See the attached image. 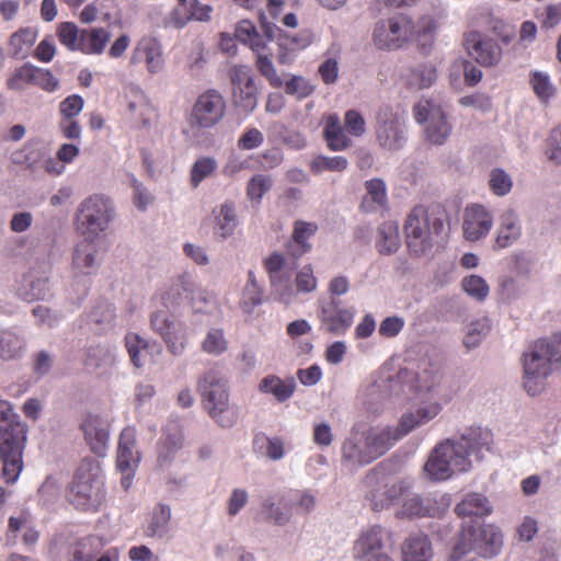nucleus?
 <instances>
[{
  "label": "nucleus",
  "mask_w": 561,
  "mask_h": 561,
  "mask_svg": "<svg viewBox=\"0 0 561 561\" xmlns=\"http://www.w3.org/2000/svg\"><path fill=\"white\" fill-rule=\"evenodd\" d=\"M141 61L146 62L150 73H158L162 70L164 59L162 47L157 39L146 37L138 42L130 57V64L137 65Z\"/></svg>",
  "instance_id": "7c9ffc66"
},
{
  "label": "nucleus",
  "mask_w": 561,
  "mask_h": 561,
  "mask_svg": "<svg viewBox=\"0 0 561 561\" xmlns=\"http://www.w3.org/2000/svg\"><path fill=\"white\" fill-rule=\"evenodd\" d=\"M346 133L337 114L332 113L325 116L323 137L330 150L343 151L352 146V139Z\"/></svg>",
  "instance_id": "e433bc0d"
},
{
  "label": "nucleus",
  "mask_w": 561,
  "mask_h": 561,
  "mask_svg": "<svg viewBox=\"0 0 561 561\" xmlns=\"http://www.w3.org/2000/svg\"><path fill=\"white\" fill-rule=\"evenodd\" d=\"M414 393L426 397L451 401L455 391L445 378L442 368L437 364L422 363L417 371H413Z\"/></svg>",
  "instance_id": "a211bd4d"
},
{
  "label": "nucleus",
  "mask_w": 561,
  "mask_h": 561,
  "mask_svg": "<svg viewBox=\"0 0 561 561\" xmlns=\"http://www.w3.org/2000/svg\"><path fill=\"white\" fill-rule=\"evenodd\" d=\"M217 169V161L211 157L198 158L191 169V184L197 187L205 179L209 178Z\"/></svg>",
  "instance_id": "680f3d73"
},
{
  "label": "nucleus",
  "mask_w": 561,
  "mask_h": 561,
  "mask_svg": "<svg viewBox=\"0 0 561 561\" xmlns=\"http://www.w3.org/2000/svg\"><path fill=\"white\" fill-rule=\"evenodd\" d=\"M493 434L481 426H471L436 444L424 465V471L433 481H446L454 474L468 472L473 460L481 461L490 451Z\"/></svg>",
  "instance_id": "f257e3e1"
},
{
  "label": "nucleus",
  "mask_w": 561,
  "mask_h": 561,
  "mask_svg": "<svg viewBox=\"0 0 561 561\" xmlns=\"http://www.w3.org/2000/svg\"><path fill=\"white\" fill-rule=\"evenodd\" d=\"M522 237V222L514 208H506L499 218L495 248L505 249L516 243Z\"/></svg>",
  "instance_id": "2f4dec72"
},
{
  "label": "nucleus",
  "mask_w": 561,
  "mask_h": 561,
  "mask_svg": "<svg viewBox=\"0 0 561 561\" xmlns=\"http://www.w3.org/2000/svg\"><path fill=\"white\" fill-rule=\"evenodd\" d=\"M451 497L448 493H431L421 496L408 489L402 496L400 507L396 512L398 518L442 517L450 507Z\"/></svg>",
  "instance_id": "f8f14e48"
},
{
  "label": "nucleus",
  "mask_w": 561,
  "mask_h": 561,
  "mask_svg": "<svg viewBox=\"0 0 561 561\" xmlns=\"http://www.w3.org/2000/svg\"><path fill=\"white\" fill-rule=\"evenodd\" d=\"M529 82L540 101L547 102L554 95L556 89L548 73L539 70L531 71Z\"/></svg>",
  "instance_id": "4d7b16f0"
},
{
  "label": "nucleus",
  "mask_w": 561,
  "mask_h": 561,
  "mask_svg": "<svg viewBox=\"0 0 561 561\" xmlns=\"http://www.w3.org/2000/svg\"><path fill=\"white\" fill-rule=\"evenodd\" d=\"M272 186L273 180L270 175L255 174L248 182L247 196L252 203L259 205Z\"/></svg>",
  "instance_id": "bf43d9fd"
},
{
  "label": "nucleus",
  "mask_w": 561,
  "mask_h": 561,
  "mask_svg": "<svg viewBox=\"0 0 561 561\" xmlns=\"http://www.w3.org/2000/svg\"><path fill=\"white\" fill-rule=\"evenodd\" d=\"M463 45L468 54L483 67L497 66L502 60L503 49L501 45L479 31L466 32Z\"/></svg>",
  "instance_id": "412c9836"
},
{
  "label": "nucleus",
  "mask_w": 561,
  "mask_h": 561,
  "mask_svg": "<svg viewBox=\"0 0 561 561\" xmlns=\"http://www.w3.org/2000/svg\"><path fill=\"white\" fill-rule=\"evenodd\" d=\"M234 36L240 43L249 46L255 53L266 47V41L249 20H242L237 24Z\"/></svg>",
  "instance_id": "49530a36"
},
{
  "label": "nucleus",
  "mask_w": 561,
  "mask_h": 561,
  "mask_svg": "<svg viewBox=\"0 0 561 561\" xmlns=\"http://www.w3.org/2000/svg\"><path fill=\"white\" fill-rule=\"evenodd\" d=\"M115 310L110 304H100L88 314V322L92 330L101 333L113 325Z\"/></svg>",
  "instance_id": "8fccbe9b"
},
{
  "label": "nucleus",
  "mask_w": 561,
  "mask_h": 561,
  "mask_svg": "<svg viewBox=\"0 0 561 561\" xmlns=\"http://www.w3.org/2000/svg\"><path fill=\"white\" fill-rule=\"evenodd\" d=\"M393 546V534L387 527L375 524L363 527L353 542L355 561H393L387 549Z\"/></svg>",
  "instance_id": "1a4fd4ad"
},
{
  "label": "nucleus",
  "mask_w": 561,
  "mask_h": 561,
  "mask_svg": "<svg viewBox=\"0 0 561 561\" xmlns=\"http://www.w3.org/2000/svg\"><path fill=\"white\" fill-rule=\"evenodd\" d=\"M444 227L439 218H432L424 206H415L404 224L407 244L411 254L421 256L433 248V237Z\"/></svg>",
  "instance_id": "6e6552de"
},
{
  "label": "nucleus",
  "mask_w": 561,
  "mask_h": 561,
  "mask_svg": "<svg viewBox=\"0 0 561 561\" xmlns=\"http://www.w3.org/2000/svg\"><path fill=\"white\" fill-rule=\"evenodd\" d=\"M263 393L272 394L278 402L289 400L296 390V381L294 378L282 379L275 375L264 377L259 386Z\"/></svg>",
  "instance_id": "ea45409f"
},
{
  "label": "nucleus",
  "mask_w": 561,
  "mask_h": 561,
  "mask_svg": "<svg viewBox=\"0 0 561 561\" xmlns=\"http://www.w3.org/2000/svg\"><path fill=\"white\" fill-rule=\"evenodd\" d=\"M284 263L283 255L273 253L265 260V268L278 299L284 304H289L293 300L294 293L289 285V275L284 271Z\"/></svg>",
  "instance_id": "c756f323"
},
{
  "label": "nucleus",
  "mask_w": 561,
  "mask_h": 561,
  "mask_svg": "<svg viewBox=\"0 0 561 561\" xmlns=\"http://www.w3.org/2000/svg\"><path fill=\"white\" fill-rule=\"evenodd\" d=\"M413 20L405 15H396L376 23L373 41L382 50H397L411 42Z\"/></svg>",
  "instance_id": "2eb2a0df"
},
{
  "label": "nucleus",
  "mask_w": 561,
  "mask_h": 561,
  "mask_svg": "<svg viewBox=\"0 0 561 561\" xmlns=\"http://www.w3.org/2000/svg\"><path fill=\"white\" fill-rule=\"evenodd\" d=\"M492 330L491 320L486 317L468 324L463 336V345L468 350L478 347Z\"/></svg>",
  "instance_id": "09e8293b"
},
{
  "label": "nucleus",
  "mask_w": 561,
  "mask_h": 561,
  "mask_svg": "<svg viewBox=\"0 0 561 561\" xmlns=\"http://www.w3.org/2000/svg\"><path fill=\"white\" fill-rule=\"evenodd\" d=\"M255 66L257 71L266 78L273 88H280L283 85L284 82L278 76L271 57L263 55L261 51L256 53Z\"/></svg>",
  "instance_id": "69168bd1"
},
{
  "label": "nucleus",
  "mask_w": 561,
  "mask_h": 561,
  "mask_svg": "<svg viewBox=\"0 0 561 561\" xmlns=\"http://www.w3.org/2000/svg\"><path fill=\"white\" fill-rule=\"evenodd\" d=\"M408 489H411V486L403 480L387 481L378 484L368 495L371 508L379 512L388 508L390 505L399 504Z\"/></svg>",
  "instance_id": "cd10ccee"
},
{
  "label": "nucleus",
  "mask_w": 561,
  "mask_h": 561,
  "mask_svg": "<svg viewBox=\"0 0 561 561\" xmlns=\"http://www.w3.org/2000/svg\"><path fill=\"white\" fill-rule=\"evenodd\" d=\"M450 401L426 397L414 410L404 412L397 425H390V432L396 442L401 440L416 428H420L436 419L444 407Z\"/></svg>",
  "instance_id": "4468645a"
},
{
  "label": "nucleus",
  "mask_w": 561,
  "mask_h": 561,
  "mask_svg": "<svg viewBox=\"0 0 561 561\" xmlns=\"http://www.w3.org/2000/svg\"><path fill=\"white\" fill-rule=\"evenodd\" d=\"M402 561H431L434 551L432 542L424 534H412L401 547Z\"/></svg>",
  "instance_id": "f704fd0d"
},
{
  "label": "nucleus",
  "mask_w": 561,
  "mask_h": 561,
  "mask_svg": "<svg viewBox=\"0 0 561 561\" xmlns=\"http://www.w3.org/2000/svg\"><path fill=\"white\" fill-rule=\"evenodd\" d=\"M461 287L468 296L478 301H483L490 293L485 279L479 275L466 276L461 282Z\"/></svg>",
  "instance_id": "e2e57ef3"
},
{
  "label": "nucleus",
  "mask_w": 561,
  "mask_h": 561,
  "mask_svg": "<svg viewBox=\"0 0 561 561\" xmlns=\"http://www.w3.org/2000/svg\"><path fill=\"white\" fill-rule=\"evenodd\" d=\"M228 75L236 105L245 113H252L257 106L259 95L252 68L248 65H233Z\"/></svg>",
  "instance_id": "6ab92c4d"
},
{
  "label": "nucleus",
  "mask_w": 561,
  "mask_h": 561,
  "mask_svg": "<svg viewBox=\"0 0 561 561\" xmlns=\"http://www.w3.org/2000/svg\"><path fill=\"white\" fill-rule=\"evenodd\" d=\"M140 460L137 431L133 426H127L119 434L116 451V466L122 473L121 485L125 491L130 489Z\"/></svg>",
  "instance_id": "dca6fc26"
},
{
  "label": "nucleus",
  "mask_w": 561,
  "mask_h": 561,
  "mask_svg": "<svg viewBox=\"0 0 561 561\" xmlns=\"http://www.w3.org/2000/svg\"><path fill=\"white\" fill-rule=\"evenodd\" d=\"M260 515L265 522L277 526H285L291 519V512L282 507L272 495L263 499Z\"/></svg>",
  "instance_id": "de8ad7c7"
},
{
  "label": "nucleus",
  "mask_w": 561,
  "mask_h": 561,
  "mask_svg": "<svg viewBox=\"0 0 561 561\" xmlns=\"http://www.w3.org/2000/svg\"><path fill=\"white\" fill-rule=\"evenodd\" d=\"M26 439V426L13 412L11 403L0 398V462L7 483H15L23 470Z\"/></svg>",
  "instance_id": "7ed1b4c3"
},
{
  "label": "nucleus",
  "mask_w": 561,
  "mask_h": 561,
  "mask_svg": "<svg viewBox=\"0 0 561 561\" xmlns=\"http://www.w3.org/2000/svg\"><path fill=\"white\" fill-rule=\"evenodd\" d=\"M437 28L438 23L433 15H423L416 22L413 21L411 42L415 43L422 54L428 55L432 51Z\"/></svg>",
  "instance_id": "72a5a7b5"
},
{
  "label": "nucleus",
  "mask_w": 561,
  "mask_h": 561,
  "mask_svg": "<svg viewBox=\"0 0 561 561\" xmlns=\"http://www.w3.org/2000/svg\"><path fill=\"white\" fill-rule=\"evenodd\" d=\"M379 239L376 247L383 255L396 253L401 245V238L399 232V224L394 220H388L380 225L378 228Z\"/></svg>",
  "instance_id": "c03bdc74"
},
{
  "label": "nucleus",
  "mask_w": 561,
  "mask_h": 561,
  "mask_svg": "<svg viewBox=\"0 0 561 561\" xmlns=\"http://www.w3.org/2000/svg\"><path fill=\"white\" fill-rule=\"evenodd\" d=\"M36 39V34L30 28L15 32L10 38V48L12 56L15 58H24Z\"/></svg>",
  "instance_id": "5fc2aeb1"
},
{
  "label": "nucleus",
  "mask_w": 561,
  "mask_h": 561,
  "mask_svg": "<svg viewBox=\"0 0 561 561\" xmlns=\"http://www.w3.org/2000/svg\"><path fill=\"white\" fill-rule=\"evenodd\" d=\"M460 72H463L465 82L468 85H476L482 79V71L467 59L459 58L453 62L450 69L451 80L458 78Z\"/></svg>",
  "instance_id": "6e6d98bb"
},
{
  "label": "nucleus",
  "mask_w": 561,
  "mask_h": 561,
  "mask_svg": "<svg viewBox=\"0 0 561 561\" xmlns=\"http://www.w3.org/2000/svg\"><path fill=\"white\" fill-rule=\"evenodd\" d=\"M101 465L95 459H84L79 466L69 491V501L82 512H98L106 499Z\"/></svg>",
  "instance_id": "39448f33"
},
{
  "label": "nucleus",
  "mask_w": 561,
  "mask_h": 561,
  "mask_svg": "<svg viewBox=\"0 0 561 561\" xmlns=\"http://www.w3.org/2000/svg\"><path fill=\"white\" fill-rule=\"evenodd\" d=\"M213 234L218 240L231 238L240 225L237 205L231 199H226L211 210Z\"/></svg>",
  "instance_id": "a878e982"
},
{
  "label": "nucleus",
  "mask_w": 561,
  "mask_h": 561,
  "mask_svg": "<svg viewBox=\"0 0 561 561\" xmlns=\"http://www.w3.org/2000/svg\"><path fill=\"white\" fill-rule=\"evenodd\" d=\"M493 227L491 211L479 204H472L465 208L462 217V233L470 242L485 238Z\"/></svg>",
  "instance_id": "b1692460"
},
{
  "label": "nucleus",
  "mask_w": 561,
  "mask_h": 561,
  "mask_svg": "<svg viewBox=\"0 0 561 561\" xmlns=\"http://www.w3.org/2000/svg\"><path fill=\"white\" fill-rule=\"evenodd\" d=\"M252 446L256 455L272 461H279L287 454L285 442L280 436H268L262 432L254 435Z\"/></svg>",
  "instance_id": "58836bf2"
},
{
  "label": "nucleus",
  "mask_w": 561,
  "mask_h": 561,
  "mask_svg": "<svg viewBox=\"0 0 561 561\" xmlns=\"http://www.w3.org/2000/svg\"><path fill=\"white\" fill-rule=\"evenodd\" d=\"M366 202L371 201L374 207L381 208L387 204V187L381 179H371L366 181Z\"/></svg>",
  "instance_id": "338daca9"
},
{
  "label": "nucleus",
  "mask_w": 561,
  "mask_h": 561,
  "mask_svg": "<svg viewBox=\"0 0 561 561\" xmlns=\"http://www.w3.org/2000/svg\"><path fill=\"white\" fill-rule=\"evenodd\" d=\"M226 113V101L216 89L201 93L191 110L187 123L193 131L201 133L218 125Z\"/></svg>",
  "instance_id": "ddd939ff"
},
{
  "label": "nucleus",
  "mask_w": 561,
  "mask_h": 561,
  "mask_svg": "<svg viewBox=\"0 0 561 561\" xmlns=\"http://www.w3.org/2000/svg\"><path fill=\"white\" fill-rule=\"evenodd\" d=\"M172 511L170 505L164 503L157 504L149 514L145 527V536L154 539L164 538L170 531Z\"/></svg>",
  "instance_id": "4c0bfd02"
},
{
  "label": "nucleus",
  "mask_w": 561,
  "mask_h": 561,
  "mask_svg": "<svg viewBox=\"0 0 561 561\" xmlns=\"http://www.w3.org/2000/svg\"><path fill=\"white\" fill-rule=\"evenodd\" d=\"M183 436L178 428L165 430L158 444L157 461L160 467L168 466L182 448Z\"/></svg>",
  "instance_id": "79ce46f5"
},
{
  "label": "nucleus",
  "mask_w": 561,
  "mask_h": 561,
  "mask_svg": "<svg viewBox=\"0 0 561 561\" xmlns=\"http://www.w3.org/2000/svg\"><path fill=\"white\" fill-rule=\"evenodd\" d=\"M111 34L104 27L83 28L78 50L87 55H100L103 53Z\"/></svg>",
  "instance_id": "a19ab883"
},
{
  "label": "nucleus",
  "mask_w": 561,
  "mask_h": 561,
  "mask_svg": "<svg viewBox=\"0 0 561 561\" xmlns=\"http://www.w3.org/2000/svg\"><path fill=\"white\" fill-rule=\"evenodd\" d=\"M151 328L165 343L167 350L173 356L184 354L188 345V334L183 321L165 311H157L151 316Z\"/></svg>",
  "instance_id": "f3484780"
},
{
  "label": "nucleus",
  "mask_w": 561,
  "mask_h": 561,
  "mask_svg": "<svg viewBox=\"0 0 561 561\" xmlns=\"http://www.w3.org/2000/svg\"><path fill=\"white\" fill-rule=\"evenodd\" d=\"M318 231V225L316 222H308L297 220L294 225L293 238L298 247L295 252L296 255H302L311 250V244L308 240L316 234Z\"/></svg>",
  "instance_id": "864d4df0"
},
{
  "label": "nucleus",
  "mask_w": 561,
  "mask_h": 561,
  "mask_svg": "<svg viewBox=\"0 0 561 561\" xmlns=\"http://www.w3.org/2000/svg\"><path fill=\"white\" fill-rule=\"evenodd\" d=\"M376 139L380 147L390 151L401 149L407 141V122L403 112L391 105H381L376 113Z\"/></svg>",
  "instance_id": "9b49d317"
},
{
  "label": "nucleus",
  "mask_w": 561,
  "mask_h": 561,
  "mask_svg": "<svg viewBox=\"0 0 561 561\" xmlns=\"http://www.w3.org/2000/svg\"><path fill=\"white\" fill-rule=\"evenodd\" d=\"M116 358L115 348L108 345L92 346L88 352V364L101 367L112 364Z\"/></svg>",
  "instance_id": "774afa93"
},
{
  "label": "nucleus",
  "mask_w": 561,
  "mask_h": 561,
  "mask_svg": "<svg viewBox=\"0 0 561 561\" xmlns=\"http://www.w3.org/2000/svg\"><path fill=\"white\" fill-rule=\"evenodd\" d=\"M115 217L113 201L104 194H92L77 208L76 225L85 239H99L106 232Z\"/></svg>",
  "instance_id": "0eeeda50"
},
{
  "label": "nucleus",
  "mask_w": 561,
  "mask_h": 561,
  "mask_svg": "<svg viewBox=\"0 0 561 561\" xmlns=\"http://www.w3.org/2000/svg\"><path fill=\"white\" fill-rule=\"evenodd\" d=\"M413 370L402 368L396 374L381 375L371 386V393L378 391L380 398L404 399L413 387Z\"/></svg>",
  "instance_id": "5701e85b"
},
{
  "label": "nucleus",
  "mask_w": 561,
  "mask_h": 561,
  "mask_svg": "<svg viewBox=\"0 0 561 561\" xmlns=\"http://www.w3.org/2000/svg\"><path fill=\"white\" fill-rule=\"evenodd\" d=\"M458 516H486L492 513V505L481 493H469L455 507Z\"/></svg>",
  "instance_id": "37998d69"
},
{
  "label": "nucleus",
  "mask_w": 561,
  "mask_h": 561,
  "mask_svg": "<svg viewBox=\"0 0 561 561\" xmlns=\"http://www.w3.org/2000/svg\"><path fill=\"white\" fill-rule=\"evenodd\" d=\"M25 351L26 341L20 330L0 328V358L2 360L20 359Z\"/></svg>",
  "instance_id": "c9c22d12"
},
{
  "label": "nucleus",
  "mask_w": 561,
  "mask_h": 561,
  "mask_svg": "<svg viewBox=\"0 0 561 561\" xmlns=\"http://www.w3.org/2000/svg\"><path fill=\"white\" fill-rule=\"evenodd\" d=\"M318 318L320 330L334 335H343L354 322L355 310L344 307L342 301L336 298L320 299Z\"/></svg>",
  "instance_id": "aec40b11"
},
{
  "label": "nucleus",
  "mask_w": 561,
  "mask_h": 561,
  "mask_svg": "<svg viewBox=\"0 0 561 561\" xmlns=\"http://www.w3.org/2000/svg\"><path fill=\"white\" fill-rule=\"evenodd\" d=\"M35 66L31 64H24L16 68L7 80V87L9 90L22 91L27 85H33L35 76Z\"/></svg>",
  "instance_id": "13d9d810"
},
{
  "label": "nucleus",
  "mask_w": 561,
  "mask_h": 561,
  "mask_svg": "<svg viewBox=\"0 0 561 561\" xmlns=\"http://www.w3.org/2000/svg\"><path fill=\"white\" fill-rule=\"evenodd\" d=\"M126 348L128 351L133 365L137 368L142 367L147 362V356L150 353V347L156 346L160 352V346L152 344L140 337L137 333H128L125 336Z\"/></svg>",
  "instance_id": "a18cd8bd"
},
{
  "label": "nucleus",
  "mask_w": 561,
  "mask_h": 561,
  "mask_svg": "<svg viewBox=\"0 0 561 561\" xmlns=\"http://www.w3.org/2000/svg\"><path fill=\"white\" fill-rule=\"evenodd\" d=\"M58 38L59 42L66 46L68 49L76 51L78 50L80 38H81V30L77 27V25L72 22H62L58 26Z\"/></svg>",
  "instance_id": "0e129e2a"
},
{
  "label": "nucleus",
  "mask_w": 561,
  "mask_h": 561,
  "mask_svg": "<svg viewBox=\"0 0 561 561\" xmlns=\"http://www.w3.org/2000/svg\"><path fill=\"white\" fill-rule=\"evenodd\" d=\"M347 159L344 157L318 156L311 161L310 170L314 174H319L325 171L342 172L347 168Z\"/></svg>",
  "instance_id": "052dcab7"
},
{
  "label": "nucleus",
  "mask_w": 561,
  "mask_h": 561,
  "mask_svg": "<svg viewBox=\"0 0 561 561\" xmlns=\"http://www.w3.org/2000/svg\"><path fill=\"white\" fill-rule=\"evenodd\" d=\"M437 77L436 66L431 61L408 67L401 75L404 84L412 90H423L432 87Z\"/></svg>",
  "instance_id": "473e14b6"
},
{
  "label": "nucleus",
  "mask_w": 561,
  "mask_h": 561,
  "mask_svg": "<svg viewBox=\"0 0 561 561\" xmlns=\"http://www.w3.org/2000/svg\"><path fill=\"white\" fill-rule=\"evenodd\" d=\"M80 426L91 450L98 456H103L110 438L108 419L102 413L89 412L83 416Z\"/></svg>",
  "instance_id": "393cba45"
},
{
  "label": "nucleus",
  "mask_w": 561,
  "mask_h": 561,
  "mask_svg": "<svg viewBox=\"0 0 561 561\" xmlns=\"http://www.w3.org/2000/svg\"><path fill=\"white\" fill-rule=\"evenodd\" d=\"M260 21L266 39L268 42H277V61L282 65H290L296 57V53L309 45V39L307 37L290 36L276 24L268 22L264 14H261Z\"/></svg>",
  "instance_id": "4be33fe9"
},
{
  "label": "nucleus",
  "mask_w": 561,
  "mask_h": 561,
  "mask_svg": "<svg viewBox=\"0 0 561 561\" xmlns=\"http://www.w3.org/2000/svg\"><path fill=\"white\" fill-rule=\"evenodd\" d=\"M100 257L93 239L83 238L73 251L72 271L76 277L90 276L98 272Z\"/></svg>",
  "instance_id": "c85d7f7f"
},
{
  "label": "nucleus",
  "mask_w": 561,
  "mask_h": 561,
  "mask_svg": "<svg viewBox=\"0 0 561 561\" xmlns=\"http://www.w3.org/2000/svg\"><path fill=\"white\" fill-rule=\"evenodd\" d=\"M561 362V343L540 339L523 354V387L531 396L540 394L556 365Z\"/></svg>",
  "instance_id": "20e7f679"
},
{
  "label": "nucleus",
  "mask_w": 561,
  "mask_h": 561,
  "mask_svg": "<svg viewBox=\"0 0 561 561\" xmlns=\"http://www.w3.org/2000/svg\"><path fill=\"white\" fill-rule=\"evenodd\" d=\"M396 443L390 425L354 427L341 447L342 465L351 471H356L383 456Z\"/></svg>",
  "instance_id": "f03ea898"
},
{
  "label": "nucleus",
  "mask_w": 561,
  "mask_h": 561,
  "mask_svg": "<svg viewBox=\"0 0 561 561\" xmlns=\"http://www.w3.org/2000/svg\"><path fill=\"white\" fill-rule=\"evenodd\" d=\"M201 348L210 356L222 355L228 348V340L224 330L220 328L209 329L201 342Z\"/></svg>",
  "instance_id": "603ef678"
},
{
  "label": "nucleus",
  "mask_w": 561,
  "mask_h": 561,
  "mask_svg": "<svg viewBox=\"0 0 561 561\" xmlns=\"http://www.w3.org/2000/svg\"><path fill=\"white\" fill-rule=\"evenodd\" d=\"M413 116L416 123L424 124V136L431 145H444L453 133L447 113L433 100L420 101L413 107Z\"/></svg>",
  "instance_id": "9d476101"
},
{
  "label": "nucleus",
  "mask_w": 561,
  "mask_h": 561,
  "mask_svg": "<svg viewBox=\"0 0 561 561\" xmlns=\"http://www.w3.org/2000/svg\"><path fill=\"white\" fill-rule=\"evenodd\" d=\"M262 288L259 285L256 277L252 271L248 273V280L242 291L240 307L247 313H252L253 310L262 302Z\"/></svg>",
  "instance_id": "3c124183"
},
{
  "label": "nucleus",
  "mask_w": 561,
  "mask_h": 561,
  "mask_svg": "<svg viewBox=\"0 0 561 561\" xmlns=\"http://www.w3.org/2000/svg\"><path fill=\"white\" fill-rule=\"evenodd\" d=\"M197 390L205 410L219 426L229 428L237 423L238 412L229 402L227 381L218 371L204 373L198 378Z\"/></svg>",
  "instance_id": "423d86ee"
},
{
  "label": "nucleus",
  "mask_w": 561,
  "mask_h": 561,
  "mask_svg": "<svg viewBox=\"0 0 561 561\" xmlns=\"http://www.w3.org/2000/svg\"><path fill=\"white\" fill-rule=\"evenodd\" d=\"M476 552L483 558L497 556L503 547V534L493 524H485L478 528H470Z\"/></svg>",
  "instance_id": "bb28decb"
}]
</instances>
